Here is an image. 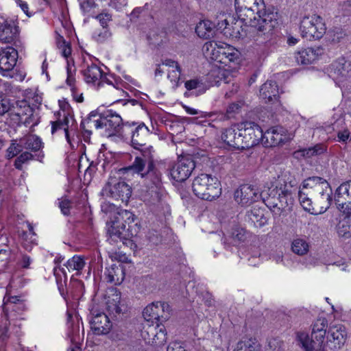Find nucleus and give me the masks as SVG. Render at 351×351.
<instances>
[{
	"mask_svg": "<svg viewBox=\"0 0 351 351\" xmlns=\"http://www.w3.org/2000/svg\"><path fill=\"white\" fill-rule=\"evenodd\" d=\"M59 206L61 209L62 213L64 215H69L70 214V209L71 208V202L68 199H62L59 202Z\"/></svg>",
	"mask_w": 351,
	"mask_h": 351,
	"instance_id": "44",
	"label": "nucleus"
},
{
	"mask_svg": "<svg viewBox=\"0 0 351 351\" xmlns=\"http://www.w3.org/2000/svg\"><path fill=\"white\" fill-rule=\"evenodd\" d=\"M12 101L3 95H0V115L2 116L5 113L10 114Z\"/></svg>",
	"mask_w": 351,
	"mask_h": 351,
	"instance_id": "39",
	"label": "nucleus"
},
{
	"mask_svg": "<svg viewBox=\"0 0 351 351\" xmlns=\"http://www.w3.org/2000/svg\"><path fill=\"white\" fill-rule=\"evenodd\" d=\"M19 34V27L15 23L4 19L0 14V41L4 43H14Z\"/></svg>",
	"mask_w": 351,
	"mask_h": 351,
	"instance_id": "16",
	"label": "nucleus"
},
{
	"mask_svg": "<svg viewBox=\"0 0 351 351\" xmlns=\"http://www.w3.org/2000/svg\"><path fill=\"white\" fill-rule=\"evenodd\" d=\"M319 220L315 217H311L307 223L308 234L315 233L319 230Z\"/></svg>",
	"mask_w": 351,
	"mask_h": 351,
	"instance_id": "43",
	"label": "nucleus"
},
{
	"mask_svg": "<svg viewBox=\"0 0 351 351\" xmlns=\"http://www.w3.org/2000/svg\"><path fill=\"white\" fill-rule=\"evenodd\" d=\"M156 343L162 344L166 341V333H165L163 329L160 328L159 332L154 335L153 339Z\"/></svg>",
	"mask_w": 351,
	"mask_h": 351,
	"instance_id": "48",
	"label": "nucleus"
},
{
	"mask_svg": "<svg viewBox=\"0 0 351 351\" xmlns=\"http://www.w3.org/2000/svg\"><path fill=\"white\" fill-rule=\"evenodd\" d=\"M244 106V103L241 101L233 102L228 105L226 109V116L228 118H233L237 114H239L242 108Z\"/></svg>",
	"mask_w": 351,
	"mask_h": 351,
	"instance_id": "38",
	"label": "nucleus"
},
{
	"mask_svg": "<svg viewBox=\"0 0 351 351\" xmlns=\"http://www.w3.org/2000/svg\"><path fill=\"white\" fill-rule=\"evenodd\" d=\"M239 123L227 128L221 134V139L230 147L243 149V141L240 135Z\"/></svg>",
	"mask_w": 351,
	"mask_h": 351,
	"instance_id": "20",
	"label": "nucleus"
},
{
	"mask_svg": "<svg viewBox=\"0 0 351 351\" xmlns=\"http://www.w3.org/2000/svg\"><path fill=\"white\" fill-rule=\"evenodd\" d=\"M71 119L72 120V123L70 125H69V132H70V137L71 141L73 137L77 135V125L75 123V120L72 117H71Z\"/></svg>",
	"mask_w": 351,
	"mask_h": 351,
	"instance_id": "54",
	"label": "nucleus"
},
{
	"mask_svg": "<svg viewBox=\"0 0 351 351\" xmlns=\"http://www.w3.org/2000/svg\"><path fill=\"white\" fill-rule=\"evenodd\" d=\"M104 29L106 28L108 23L111 21L112 16L108 13H101L97 16Z\"/></svg>",
	"mask_w": 351,
	"mask_h": 351,
	"instance_id": "45",
	"label": "nucleus"
},
{
	"mask_svg": "<svg viewBox=\"0 0 351 351\" xmlns=\"http://www.w3.org/2000/svg\"><path fill=\"white\" fill-rule=\"evenodd\" d=\"M195 167V162L191 156H182L172 168L171 176L177 182H184L191 176Z\"/></svg>",
	"mask_w": 351,
	"mask_h": 351,
	"instance_id": "14",
	"label": "nucleus"
},
{
	"mask_svg": "<svg viewBox=\"0 0 351 351\" xmlns=\"http://www.w3.org/2000/svg\"><path fill=\"white\" fill-rule=\"evenodd\" d=\"M246 230L243 228L235 226L225 236L223 244L236 245L244 242L247 238Z\"/></svg>",
	"mask_w": 351,
	"mask_h": 351,
	"instance_id": "29",
	"label": "nucleus"
},
{
	"mask_svg": "<svg viewBox=\"0 0 351 351\" xmlns=\"http://www.w3.org/2000/svg\"><path fill=\"white\" fill-rule=\"evenodd\" d=\"M60 262V258L55 259V264L56 265V266L53 269V274H54L55 276L56 277V278L60 277L59 272H62L66 276L65 269L64 268H62L58 266V263Z\"/></svg>",
	"mask_w": 351,
	"mask_h": 351,
	"instance_id": "53",
	"label": "nucleus"
},
{
	"mask_svg": "<svg viewBox=\"0 0 351 351\" xmlns=\"http://www.w3.org/2000/svg\"><path fill=\"white\" fill-rule=\"evenodd\" d=\"M260 96L265 103L274 102L278 99L279 91L276 82L268 80L260 89Z\"/></svg>",
	"mask_w": 351,
	"mask_h": 351,
	"instance_id": "25",
	"label": "nucleus"
},
{
	"mask_svg": "<svg viewBox=\"0 0 351 351\" xmlns=\"http://www.w3.org/2000/svg\"><path fill=\"white\" fill-rule=\"evenodd\" d=\"M234 6L239 17L254 28L255 41L267 43L278 25V12L267 9L263 0H234Z\"/></svg>",
	"mask_w": 351,
	"mask_h": 351,
	"instance_id": "1",
	"label": "nucleus"
},
{
	"mask_svg": "<svg viewBox=\"0 0 351 351\" xmlns=\"http://www.w3.org/2000/svg\"><path fill=\"white\" fill-rule=\"evenodd\" d=\"M23 147H20L19 144H12L10 147L8 149V156L9 158H12L16 156L19 152L22 151Z\"/></svg>",
	"mask_w": 351,
	"mask_h": 351,
	"instance_id": "46",
	"label": "nucleus"
},
{
	"mask_svg": "<svg viewBox=\"0 0 351 351\" xmlns=\"http://www.w3.org/2000/svg\"><path fill=\"white\" fill-rule=\"evenodd\" d=\"M167 351H187L178 342H172L169 343L167 348Z\"/></svg>",
	"mask_w": 351,
	"mask_h": 351,
	"instance_id": "52",
	"label": "nucleus"
},
{
	"mask_svg": "<svg viewBox=\"0 0 351 351\" xmlns=\"http://www.w3.org/2000/svg\"><path fill=\"white\" fill-rule=\"evenodd\" d=\"M324 148L317 145L313 147L303 149L300 152L304 157L310 158L313 156L319 155L324 152Z\"/></svg>",
	"mask_w": 351,
	"mask_h": 351,
	"instance_id": "40",
	"label": "nucleus"
},
{
	"mask_svg": "<svg viewBox=\"0 0 351 351\" xmlns=\"http://www.w3.org/2000/svg\"><path fill=\"white\" fill-rule=\"evenodd\" d=\"M75 77L74 76H67L66 78V84L71 88L72 92L74 93L75 87H74Z\"/></svg>",
	"mask_w": 351,
	"mask_h": 351,
	"instance_id": "61",
	"label": "nucleus"
},
{
	"mask_svg": "<svg viewBox=\"0 0 351 351\" xmlns=\"http://www.w3.org/2000/svg\"><path fill=\"white\" fill-rule=\"evenodd\" d=\"M240 135L243 141V147L250 148L263 141V132L261 127L252 121L239 123Z\"/></svg>",
	"mask_w": 351,
	"mask_h": 351,
	"instance_id": "12",
	"label": "nucleus"
},
{
	"mask_svg": "<svg viewBox=\"0 0 351 351\" xmlns=\"http://www.w3.org/2000/svg\"><path fill=\"white\" fill-rule=\"evenodd\" d=\"M230 18V22L227 19L218 23V27L221 30L223 35L226 37L237 38L239 36V28L241 25L237 24L234 19Z\"/></svg>",
	"mask_w": 351,
	"mask_h": 351,
	"instance_id": "28",
	"label": "nucleus"
},
{
	"mask_svg": "<svg viewBox=\"0 0 351 351\" xmlns=\"http://www.w3.org/2000/svg\"><path fill=\"white\" fill-rule=\"evenodd\" d=\"M219 62L224 64L234 62L239 58V52L235 48L226 45V47H219Z\"/></svg>",
	"mask_w": 351,
	"mask_h": 351,
	"instance_id": "30",
	"label": "nucleus"
},
{
	"mask_svg": "<svg viewBox=\"0 0 351 351\" xmlns=\"http://www.w3.org/2000/svg\"><path fill=\"white\" fill-rule=\"evenodd\" d=\"M337 231L339 237L350 238L351 237V225L348 219H343L339 222Z\"/></svg>",
	"mask_w": 351,
	"mask_h": 351,
	"instance_id": "37",
	"label": "nucleus"
},
{
	"mask_svg": "<svg viewBox=\"0 0 351 351\" xmlns=\"http://www.w3.org/2000/svg\"><path fill=\"white\" fill-rule=\"evenodd\" d=\"M337 138L339 142L346 143L350 138V132L348 130L339 131L337 133Z\"/></svg>",
	"mask_w": 351,
	"mask_h": 351,
	"instance_id": "51",
	"label": "nucleus"
},
{
	"mask_svg": "<svg viewBox=\"0 0 351 351\" xmlns=\"http://www.w3.org/2000/svg\"><path fill=\"white\" fill-rule=\"evenodd\" d=\"M103 196L127 203L132 194L131 187L124 181L111 178L101 191Z\"/></svg>",
	"mask_w": 351,
	"mask_h": 351,
	"instance_id": "10",
	"label": "nucleus"
},
{
	"mask_svg": "<svg viewBox=\"0 0 351 351\" xmlns=\"http://www.w3.org/2000/svg\"><path fill=\"white\" fill-rule=\"evenodd\" d=\"M149 135V130L143 123L138 125L134 130L132 132L131 142L134 149H140L141 147L146 145L147 138Z\"/></svg>",
	"mask_w": 351,
	"mask_h": 351,
	"instance_id": "24",
	"label": "nucleus"
},
{
	"mask_svg": "<svg viewBox=\"0 0 351 351\" xmlns=\"http://www.w3.org/2000/svg\"><path fill=\"white\" fill-rule=\"evenodd\" d=\"M104 280L110 283L120 285L125 278L123 266L121 264H113L106 267L104 274Z\"/></svg>",
	"mask_w": 351,
	"mask_h": 351,
	"instance_id": "23",
	"label": "nucleus"
},
{
	"mask_svg": "<svg viewBox=\"0 0 351 351\" xmlns=\"http://www.w3.org/2000/svg\"><path fill=\"white\" fill-rule=\"evenodd\" d=\"M263 140L267 146L276 147L286 140L285 130L282 127L276 126L268 129L263 133Z\"/></svg>",
	"mask_w": 351,
	"mask_h": 351,
	"instance_id": "22",
	"label": "nucleus"
},
{
	"mask_svg": "<svg viewBox=\"0 0 351 351\" xmlns=\"http://www.w3.org/2000/svg\"><path fill=\"white\" fill-rule=\"evenodd\" d=\"M109 36H110L109 32L107 29H106V28H105L104 32H101L98 35L95 36V38L98 42H103Z\"/></svg>",
	"mask_w": 351,
	"mask_h": 351,
	"instance_id": "57",
	"label": "nucleus"
},
{
	"mask_svg": "<svg viewBox=\"0 0 351 351\" xmlns=\"http://www.w3.org/2000/svg\"><path fill=\"white\" fill-rule=\"evenodd\" d=\"M260 210L258 209H254L250 211L249 216L250 217V219L252 221L256 220L258 221V217L259 216V214L257 213H259Z\"/></svg>",
	"mask_w": 351,
	"mask_h": 351,
	"instance_id": "62",
	"label": "nucleus"
},
{
	"mask_svg": "<svg viewBox=\"0 0 351 351\" xmlns=\"http://www.w3.org/2000/svg\"><path fill=\"white\" fill-rule=\"evenodd\" d=\"M326 29L323 19L317 14L304 16L300 23L301 35L308 40L321 38L325 34Z\"/></svg>",
	"mask_w": 351,
	"mask_h": 351,
	"instance_id": "9",
	"label": "nucleus"
},
{
	"mask_svg": "<svg viewBox=\"0 0 351 351\" xmlns=\"http://www.w3.org/2000/svg\"><path fill=\"white\" fill-rule=\"evenodd\" d=\"M17 5L22 9V10L27 15L29 16L28 13V5L26 2L22 0H16Z\"/></svg>",
	"mask_w": 351,
	"mask_h": 351,
	"instance_id": "59",
	"label": "nucleus"
},
{
	"mask_svg": "<svg viewBox=\"0 0 351 351\" xmlns=\"http://www.w3.org/2000/svg\"><path fill=\"white\" fill-rule=\"evenodd\" d=\"M162 64L165 65V66H169V67H172V68H175L176 69H179L180 65L178 64V62H176L173 60H171V59H167L165 60L163 62H162Z\"/></svg>",
	"mask_w": 351,
	"mask_h": 351,
	"instance_id": "58",
	"label": "nucleus"
},
{
	"mask_svg": "<svg viewBox=\"0 0 351 351\" xmlns=\"http://www.w3.org/2000/svg\"><path fill=\"white\" fill-rule=\"evenodd\" d=\"M285 184L279 182L275 187L269 188L267 196L263 197L265 205L276 215H280L282 212L293 204V197L289 187L295 185V182L289 181V186L283 180Z\"/></svg>",
	"mask_w": 351,
	"mask_h": 351,
	"instance_id": "6",
	"label": "nucleus"
},
{
	"mask_svg": "<svg viewBox=\"0 0 351 351\" xmlns=\"http://www.w3.org/2000/svg\"><path fill=\"white\" fill-rule=\"evenodd\" d=\"M184 85L188 90L196 89L201 86L199 81L196 79L186 81Z\"/></svg>",
	"mask_w": 351,
	"mask_h": 351,
	"instance_id": "50",
	"label": "nucleus"
},
{
	"mask_svg": "<svg viewBox=\"0 0 351 351\" xmlns=\"http://www.w3.org/2000/svg\"><path fill=\"white\" fill-rule=\"evenodd\" d=\"M331 194L328 182L321 177L314 176L304 180L298 191V198L305 210L318 215L330 206Z\"/></svg>",
	"mask_w": 351,
	"mask_h": 351,
	"instance_id": "2",
	"label": "nucleus"
},
{
	"mask_svg": "<svg viewBox=\"0 0 351 351\" xmlns=\"http://www.w3.org/2000/svg\"><path fill=\"white\" fill-rule=\"evenodd\" d=\"M82 73L86 83H97L98 86H100L106 78L101 69L95 64L87 66V68L83 70Z\"/></svg>",
	"mask_w": 351,
	"mask_h": 351,
	"instance_id": "27",
	"label": "nucleus"
},
{
	"mask_svg": "<svg viewBox=\"0 0 351 351\" xmlns=\"http://www.w3.org/2000/svg\"><path fill=\"white\" fill-rule=\"evenodd\" d=\"M20 147L29 149L32 152L38 151L43 146L41 139L36 135H29L21 138L19 141Z\"/></svg>",
	"mask_w": 351,
	"mask_h": 351,
	"instance_id": "32",
	"label": "nucleus"
},
{
	"mask_svg": "<svg viewBox=\"0 0 351 351\" xmlns=\"http://www.w3.org/2000/svg\"><path fill=\"white\" fill-rule=\"evenodd\" d=\"M81 8L86 11L90 6V1H84L80 3Z\"/></svg>",
	"mask_w": 351,
	"mask_h": 351,
	"instance_id": "64",
	"label": "nucleus"
},
{
	"mask_svg": "<svg viewBox=\"0 0 351 351\" xmlns=\"http://www.w3.org/2000/svg\"><path fill=\"white\" fill-rule=\"evenodd\" d=\"M215 24L209 20L200 21L195 27V32L200 38L209 39L213 36Z\"/></svg>",
	"mask_w": 351,
	"mask_h": 351,
	"instance_id": "31",
	"label": "nucleus"
},
{
	"mask_svg": "<svg viewBox=\"0 0 351 351\" xmlns=\"http://www.w3.org/2000/svg\"><path fill=\"white\" fill-rule=\"evenodd\" d=\"M180 74L181 68L179 67V69H176L169 71L168 73V78L170 79L172 82L177 84L180 80Z\"/></svg>",
	"mask_w": 351,
	"mask_h": 351,
	"instance_id": "47",
	"label": "nucleus"
},
{
	"mask_svg": "<svg viewBox=\"0 0 351 351\" xmlns=\"http://www.w3.org/2000/svg\"><path fill=\"white\" fill-rule=\"evenodd\" d=\"M309 243L302 238H295L291 243L292 252L298 255L304 256L309 251Z\"/></svg>",
	"mask_w": 351,
	"mask_h": 351,
	"instance_id": "34",
	"label": "nucleus"
},
{
	"mask_svg": "<svg viewBox=\"0 0 351 351\" xmlns=\"http://www.w3.org/2000/svg\"><path fill=\"white\" fill-rule=\"evenodd\" d=\"M347 332L344 326L335 324L330 326L327 338L332 349H340L345 343Z\"/></svg>",
	"mask_w": 351,
	"mask_h": 351,
	"instance_id": "18",
	"label": "nucleus"
},
{
	"mask_svg": "<svg viewBox=\"0 0 351 351\" xmlns=\"http://www.w3.org/2000/svg\"><path fill=\"white\" fill-rule=\"evenodd\" d=\"M90 328L95 335L108 334L112 328V323L105 313H99L90 321Z\"/></svg>",
	"mask_w": 351,
	"mask_h": 351,
	"instance_id": "19",
	"label": "nucleus"
},
{
	"mask_svg": "<svg viewBox=\"0 0 351 351\" xmlns=\"http://www.w3.org/2000/svg\"><path fill=\"white\" fill-rule=\"evenodd\" d=\"M123 125L122 118L111 110L102 114L90 112L88 117L81 122L82 129L88 134L92 133V128L104 130L106 135L111 136L119 134Z\"/></svg>",
	"mask_w": 351,
	"mask_h": 351,
	"instance_id": "5",
	"label": "nucleus"
},
{
	"mask_svg": "<svg viewBox=\"0 0 351 351\" xmlns=\"http://www.w3.org/2000/svg\"><path fill=\"white\" fill-rule=\"evenodd\" d=\"M171 309L169 305L165 302H153L147 305L143 312L144 319L152 324H159L167 321L170 317Z\"/></svg>",
	"mask_w": 351,
	"mask_h": 351,
	"instance_id": "13",
	"label": "nucleus"
},
{
	"mask_svg": "<svg viewBox=\"0 0 351 351\" xmlns=\"http://www.w3.org/2000/svg\"><path fill=\"white\" fill-rule=\"evenodd\" d=\"M328 327V320L319 317L312 324L311 339L304 331L296 332V340L304 351H320L325 339Z\"/></svg>",
	"mask_w": 351,
	"mask_h": 351,
	"instance_id": "7",
	"label": "nucleus"
},
{
	"mask_svg": "<svg viewBox=\"0 0 351 351\" xmlns=\"http://www.w3.org/2000/svg\"><path fill=\"white\" fill-rule=\"evenodd\" d=\"M9 116L15 121L27 125L32 123L34 126L38 124L35 119L34 109L26 100L12 101Z\"/></svg>",
	"mask_w": 351,
	"mask_h": 351,
	"instance_id": "11",
	"label": "nucleus"
},
{
	"mask_svg": "<svg viewBox=\"0 0 351 351\" xmlns=\"http://www.w3.org/2000/svg\"><path fill=\"white\" fill-rule=\"evenodd\" d=\"M136 156L131 165L120 169L127 177L137 174L143 179V184L148 189L154 200L160 202L164 195L162 173L154 165V160Z\"/></svg>",
	"mask_w": 351,
	"mask_h": 351,
	"instance_id": "4",
	"label": "nucleus"
},
{
	"mask_svg": "<svg viewBox=\"0 0 351 351\" xmlns=\"http://www.w3.org/2000/svg\"><path fill=\"white\" fill-rule=\"evenodd\" d=\"M101 211L109 215L110 221L108 222V241L110 243L122 242L128 244L132 241V238L138 233L136 226H132L134 221V215L127 210L118 211L117 207L114 204L104 202L101 206Z\"/></svg>",
	"mask_w": 351,
	"mask_h": 351,
	"instance_id": "3",
	"label": "nucleus"
},
{
	"mask_svg": "<svg viewBox=\"0 0 351 351\" xmlns=\"http://www.w3.org/2000/svg\"><path fill=\"white\" fill-rule=\"evenodd\" d=\"M32 262L30 257L27 255L23 254L21 261V265L24 269H28Z\"/></svg>",
	"mask_w": 351,
	"mask_h": 351,
	"instance_id": "55",
	"label": "nucleus"
},
{
	"mask_svg": "<svg viewBox=\"0 0 351 351\" xmlns=\"http://www.w3.org/2000/svg\"><path fill=\"white\" fill-rule=\"evenodd\" d=\"M335 200L339 210L346 215L351 213V180L342 183L337 188Z\"/></svg>",
	"mask_w": 351,
	"mask_h": 351,
	"instance_id": "15",
	"label": "nucleus"
},
{
	"mask_svg": "<svg viewBox=\"0 0 351 351\" xmlns=\"http://www.w3.org/2000/svg\"><path fill=\"white\" fill-rule=\"evenodd\" d=\"M62 49V54L64 57L67 58L71 53V49L69 45H66L65 42L60 46Z\"/></svg>",
	"mask_w": 351,
	"mask_h": 351,
	"instance_id": "56",
	"label": "nucleus"
},
{
	"mask_svg": "<svg viewBox=\"0 0 351 351\" xmlns=\"http://www.w3.org/2000/svg\"><path fill=\"white\" fill-rule=\"evenodd\" d=\"M120 293H116L113 295V298L112 299L109 298L108 300L106 302L107 310L110 315L116 317L117 315L121 313L122 309L120 306Z\"/></svg>",
	"mask_w": 351,
	"mask_h": 351,
	"instance_id": "36",
	"label": "nucleus"
},
{
	"mask_svg": "<svg viewBox=\"0 0 351 351\" xmlns=\"http://www.w3.org/2000/svg\"><path fill=\"white\" fill-rule=\"evenodd\" d=\"M261 195L258 191L254 186L248 184L242 185L235 191L234 199L241 206H250L258 201Z\"/></svg>",
	"mask_w": 351,
	"mask_h": 351,
	"instance_id": "17",
	"label": "nucleus"
},
{
	"mask_svg": "<svg viewBox=\"0 0 351 351\" xmlns=\"http://www.w3.org/2000/svg\"><path fill=\"white\" fill-rule=\"evenodd\" d=\"M3 86L4 87V90L6 94H10L12 93V86L11 84L9 82H5L3 84Z\"/></svg>",
	"mask_w": 351,
	"mask_h": 351,
	"instance_id": "63",
	"label": "nucleus"
},
{
	"mask_svg": "<svg viewBox=\"0 0 351 351\" xmlns=\"http://www.w3.org/2000/svg\"><path fill=\"white\" fill-rule=\"evenodd\" d=\"M322 53V49L311 48L302 49L295 53V58L298 64H310L315 61Z\"/></svg>",
	"mask_w": 351,
	"mask_h": 351,
	"instance_id": "26",
	"label": "nucleus"
},
{
	"mask_svg": "<svg viewBox=\"0 0 351 351\" xmlns=\"http://www.w3.org/2000/svg\"><path fill=\"white\" fill-rule=\"evenodd\" d=\"M234 351H253V347L250 341H240L237 343V348Z\"/></svg>",
	"mask_w": 351,
	"mask_h": 351,
	"instance_id": "49",
	"label": "nucleus"
},
{
	"mask_svg": "<svg viewBox=\"0 0 351 351\" xmlns=\"http://www.w3.org/2000/svg\"><path fill=\"white\" fill-rule=\"evenodd\" d=\"M69 114L64 113L63 119L51 121V134H53L58 130L63 129L67 142L71 144L70 132H69Z\"/></svg>",
	"mask_w": 351,
	"mask_h": 351,
	"instance_id": "33",
	"label": "nucleus"
},
{
	"mask_svg": "<svg viewBox=\"0 0 351 351\" xmlns=\"http://www.w3.org/2000/svg\"><path fill=\"white\" fill-rule=\"evenodd\" d=\"M33 158V155L27 152L22 153L19 156L16 158L14 162V167L17 169H21L23 164L27 161L31 160Z\"/></svg>",
	"mask_w": 351,
	"mask_h": 351,
	"instance_id": "41",
	"label": "nucleus"
},
{
	"mask_svg": "<svg viewBox=\"0 0 351 351\" xmlns=\"http://www.w3.org/2000/svg\"><path fill=\"white\" fill-rule=\"evenodd\" d=\"M64 266L67 268L69 271H76V274L78 275L84 267L85 261L82 256H74L66 261Z\"/></svg>",
	"mask_w": 351,
	"mask_h": 351,
	"instance_id": "35",
	"label": "nucleus"
},
{
	"mask_svg": "<svg viewBox=\"0 0 351 351\" xmlns=\"http://www.w3.org/2000/svg\"><path fill=\"white\" fill-rule=\"evenodd\" d=\"M17 58L18 52L14 48L8 47L2 49L0 51V69L4 72L12 70Z\"/></svg>",
	"mask_w": 351,
	"mask_h": 351,
	"instance_id": "21",
	"label": "nucleus"
},
{
	"mask_svg": "<svg viewBox=\"0 0 351 351\" xmlns=\"http://www.w3.org/2000/svg\"><path fill=\"white\" fill-rule=\"evenodd\" d=\"M192 189L197 197L206 201L215 200L221 194L217 178L206 173L200 174L193 180Z\"/></svg>",
	"mask_w": 351,
	"mask_h": 351,
	"instance_id": "8",
	"label": "nucleus"
},
{
	"mask_svg": "<svg viewBox=\"0 0 351 351\" xmlns=\"http://www.w3.org/2000/svg\"><path fill=\"white\" fill-rule=\"evenodd\" d=\"M346 36V34L342 29L337 27L332 32L331 39L333 43H339Z\"/></svg>",
	"mask_w": 351,
	"mask_h": 351,
	"instance_id": "42",
	"label": "nucleus"
},
{
	"mask_svg": "<svg viewBox=\"0 0 351 351\" xmlns=\"http://www.w3.org/2000/svg\"><path fill=\"white\" fill-rule=\"evenodd\" d=\"M204 303L207 306H213L215 304V300L213 299L212 295L207 293L204 298Z\"/></svg>",
	"mask_w": 351,
	"mask_h": 351,
	"instance_id": "60",
	"label": "nucleus"
}]
</instances>
